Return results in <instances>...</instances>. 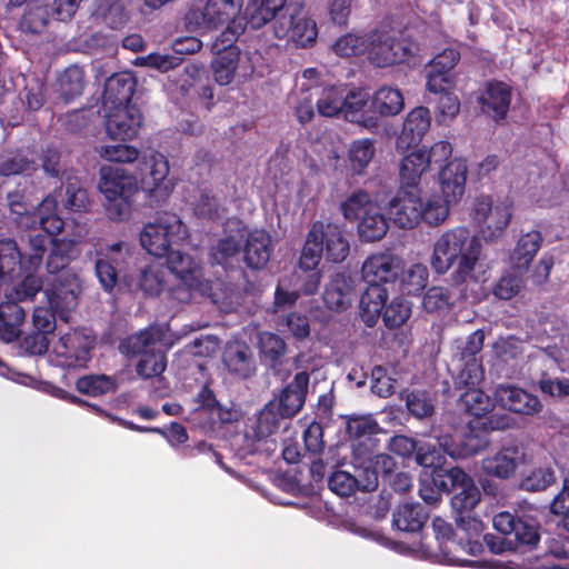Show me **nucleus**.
<instances>
[{"label":"nucleus","instance_id":"1","mask_svg":"<svg viewBox=\"0 0 569 569\" xmlns=\"http://www.w3.org/2000/svg\"><path fill=\"white\" fill-rule=\"evenodd\" d=\"M481 242L467 227L443 231L432 244L429 263L435 273L446 274L451 268L449 283L461 288L477 282L475 274L481 254Z\"/></svg>","mask_w":569,"mask_h":569},{"label":"nucleus","instance_id":"2","mask_svg":"<svg viewBox=\"0 0 569 569\" xmlns=\"http://www.w3.org/2000/svg\"><path fill=\"white\" fill-rule=\"evenodd\" d=\"M50 250L47 257V271L57 278L46 289L47 300L61 317L72 312L82 292V281L79 273L68 268L78 256L77 242L66 238L48 239Z\"/></svg>","mask_w":569,"mask_h":569},{"label":"nucleus","instance_id":"3","mask_svg":"<svg viewBox=\"0 0 569 569\" xmlns=\"http://www.w3.org/2000/svg\"><path fill=\"white\" fill-rule=\"evenodd\" d=\"M406 188L401 186L387 206L389 219L397 227L413 229L421 222L429 227H439L446 222L447 207L438 196L422 197L418 190Z\"/></svg>","mask_w":569,"mask_h":569},{"label":"nucleus","instance_id":"4","mask_svg":"<svg viewBox=\"0 0 569 569\" xmlns=\"http://www.w3.org/2000/svg\"><path fill=\"white\" fill-rule=\"evenodd\" d=\"M242 0H207L202 7L192 8L187 13V21L197 28L216 30L227 26L218 38L237 41L244 32L246 24L239 18Z\"/></svg>","mask_w":569,"mask_h":569},{"label":"nucleus","instance_id":"5","mask_svg":"<svg viewBox=\"0 0 569 569\" xmlns=\"http://www.w3.org/2000/svg\"><path fill=\"white\" fill-rule=\"evenodd\" d=\"M98 188L103 194L110 219H123L130 209L132 197L139 191L138 179L127 169L103 166L99 170Z\"/></svg>","mask_w":569,"mask_h":569},{"label":"nucleus","instance_id":"6","mask_svg":"<svg viewBox=\"0 0 569 569\" xmlns=\"http://www.w3.org/2000/svg\"><path fill=\"white\" fill-rule=\"evenodd\" d=\"M48 251V237L41 233L29 237L28 252L23 258L13 239L0 240V279L10 282L22 277L23 272L37 271Z\"/></svg>","mask_w":569,"mask_h":569},{"label":"nucleus","instance_id":"7","mask_svg":"<svg viewBox=\"0 0 569 569\" xmlns=\"http://www.w3.org/2000/svg\"><path fill=\"white\" fill-rule=\"evenodd\" d=\"M188 236V228L178 214L162 212L154 221L143 226L140 243L149 254L162 258L171 251L173 244L184 241Z\"/></svg>","mask_w":569,"mask_h":569},{"label":"nucleus","instance_id":"8","mask_svg":"<svg viewBox=\"0 0 569 569\" xmlns=\"http://www.w3.org/2000/svg\"><path fill=\"white\" fill-rule=\"evenodd\" d=\"M166 257L168 268L178 280L170 289L172 299L188 303L198 297L209 295V282L202 278L199 264L189 254L171 250Z\"/></svg>","mask_w":569,"mask_h":569},{"label":"nucleus","instance_id":"9","mask_svg":"<svg viewBox=\"0 0 569 569\" xmlns=\"http://www.w3.org/2000/svg\"><path fill=\"white\" fill-rule=\"evenodd\" d=\"M168 159L158 151L144 156L138 166L139 190L151 204L164 202L173 192L174 182L169 178Z\"/></svg>","mask_w":569,"mask_h":569},{"label":"nucleus","instance_id":"10","mask_svg":"<svg viewBox=\"0 0 569 569\" xmlns=\"http://www.w3.org/2000/svg\"><path fill=\"white\" fill-rule=\"evenodd\" d=\"M452 154V147L448 141H437L429 149L419 148L406 154L399 166L401 186L417 187L421 178L433 167L441 166Z\"/></svg>","mask_w":569,"mask_h":569},{"label":"nucleus","instance_id":"11","mask_svg":"<svg viewBox=\"0 0 569 569\" xmlns=\"http://www.w3.org/2000/svg\"><path fill=\"white\" fill-rule=\"evenodd\" d=\"M487 445L488 441L486 439L470 433L466 437L462 449L457 450L451 445V438L443 436L439 438L440 448H437L436 445L420 442L415 459L425 470H430L431 476L438 472L446 473L448 471L443 469L447 462L446 455L453 458L470 456L485 449Z\"/></svg>","mask_w":569,"mask_h":569},{"label":"nucleus","instance_id":"12","mask_svg":"<svg viewBox=\"0 0 569 569\" xmlns=\"http://www.w3.org/2000/svg\"><path fill=\"white\" fill-rule=\"evenodd\" d=\"M512 218V202L508 199L493 201L481 196L473 203V221L486 242H495L502 237Z\"/></svg>","mask_w":569,"mask_h":569},{"label":"nucleus","instance_id":"13","mask_svg":"<svg viewBox=\"0 0 569 569\" xmlns=\"http://www.w3.org/2000/svg\"><path fill=\"white\" fill-rule=\"evenodd\" d=\"M94 339L83 332L73 330L60 336L52 342L51 352L61 367L80 368L91 358Z\"/></svg>","mask_w":569,"mask_h":569},{"label":"nucleus","instance_id":"14","mask_svg":"<svg viewBox=\"0 0 569 569\" xmlns=\"http://www.w3.org/2000/svg\"><path fill=\"white\" fill-rule=\"evenodd\" d=\"M286 8L273 22V33L278 39H287L297 47L312 46L318 37V27L313 19L295 13Z\"/></svg>","mask_w":569,"mask_h":569},{"label":"nucleus","instance_id":"15","mask_svg":"<svg viewBox=\"0 0 569 569\" xmlns=\"http://www.w3.org/2000/svg\"><path fill=\"white\" fill-rule=\"evenodd\" d=\"M369 58L377 67L403 62L413 54V48L405 40L388 32L375 31L368 38Z\"/></svg>","mask_w":569,"mask_h":569},{"label":"nucleus","instance_id":"16","mask_svg":"<svg viewBox=\"0 0 569 569\" xmlns=\"http://www.w3.org/2000/svg\"><path fill=\"white\" fill-rule=\"evenodd\" d=\"M437 167L441 193L431 194L438 196L445 202L449 217L451 206L458 203L465 194L468 167L466 160L461 158H453Z\"/></svg>","mask_w":569,"mask_h":569},{"label":"nucleus","instance_id":"17","mask_svg":"<svg viewBox=\"0 0 569 569\" xmlns=\"http://www.w3.org/2000/svg\"><path fill=\"white\" fill-rule=\"evenodd\" d=\"M320 223H313L307 233L305 244L299 258V270L310 272L302 287L306 295H313L319 289L321 273L318 266L323 254V246L320 241Z\"/></svg>","mask_w":569,"mask_h":569},{"label":"nucleus","instance_id":"18","mask_svg":"<svg viewBox=\"0 0 569 569\" xmlns=\"http://www.w3.org/2000/svg\"><path fill=\"white\" fill-rule=\"evenodd\" d=\"M234 42L228 38H217L212 44L214 58L211 61V70L219 86L230 84L239 67L241 51Z\"/></svg>","mask_w":569,"mask_h":569},{"label":"nucleus","instance_id":"19","mask_svg":"<svg viewBox=\"0 0 569 569\" xmlns=\"http://www.w3.org/2000/svg\"><path fill=\"white\" fill-rule=\"evenodd\" d=\"M496 403L520 416H535L542 410V403L535 395L512 385H499L493 392Z\"/></svg>","mask_w":569,"mask_h":569},{"label":"nucleus","instance_id":"20","mask_svg":"<svg viewBox=\"0 0 569 569\" xmlns=\"http://www.w3.org/2000/svg\"><path fill=\"white\" fill-rule=\"evenodd\" d=\"M142 123V114L133 104L109 107L106 120L107 134L112 139L134 138Z\"/></svg>","mask_w":569,"mask_h":569},{"label":"nucleus","instance_id":"21","mask_svg":"<svg viewBox=\"0 0 569 569\" xmlns=\"http://www.w3.org/2000/svg\"><path fill=\"white\" fill-rule=\"evenodd\" d=\"M447 478L450 490L457 491L451 498L452 509L458 515L472 511L481 499V492L472 478L458 467L448 469Z\"/></svg>","mask_w":569,"mask_h":569},{"label":"nucleus","instance_id":"22","mask_svg":"<svg viewBox=\"0 0 569 569\" xmlns=\"http://www.w3.org/2000/svg\"><path fill=\"white\" fill-rule=\"evenodd\" d=\"M402 259L391 252H378L369 256L362 263L361 274L367 283H388L398 279Z\"/></svg>","mask_w":569,"mask_h":569},{"label":"nucleus","instance_id":"23","mask_svg":"<svg viewBox=\"0 0 569 569\" xmlns=\"http://www.w3.org/2000/svg\"><path fill=\"white\" fill-rule=\"evenodd\" d=\"M283 418L277 410L276 401H269L244 433L246 451L254 453L258 450L256 442H260L276 433L279 429L280 420Z\"/></svg>","mask_w":569,"mask_h":569},{"label":"nucleus","instance_id":"24","mask_svg":"<svg viewBox=\"0 0 569 569\" xmlns=\"http://www.w3.org/2000/svg\"><path fill=\"white\" fill-rule=\"evenodd\" d=\"M430 128V112L425 107L412 109L406 117L402 130L397 138L396 148L405 152L417 146Z\"/></svg>","mask_w":569,"mask_h":569},{"label":"nucleus","instance_id":"25","mask_svg":"<svg viewBox=\"0 0 569 569\" xmlns=\"http://www.w3.org/2000/svg\"><path fill=\"white\" fill-rule=\"evenodd\" d=\"M356 297L355 280L345 273L335 274L326 286L323 301L333 311L347 310Z\"/></svg>","mask_w":569,"mask_h":569},{"label":"nucleus","instance_id":"26","mask_svg":"<svg viewBox=\"0 0 569 569\" xmlns=\"http://www.w3.org/2000/svg\"><path fill=\"white\" fill-rule=\"evenodd\" d=\"M58 199L54 193L48 194L30 216H27L26 226L39 227L50 236L59 234L64 226L62 218L57 212Z\"/></svg>","mask_w":569,"mask_h":569},{"label":"nucleus","instance_id":"27","mask_svg":"<svg viewBox=\"0 0 569 569\" xmlns=\"http://www.w3.org/2000/svg\"><path fill=\"white\" fill-rule=\"evenodd\" d=\"M523 460V452L518 446H507L482 460V470L489 476L507 479L512 476Z\"/></svg>","mask_w":569,"mask_h":569},{"label":"nucleus","instance_id":"28","mask_svg":"<svg viewBox=\"0 0 569 569\" xmlns=\"http://www.w3.org/2000/svg\"><path fill=\"white\" fill-rule=\"evenodd\" d=\"M309 385V375L298 372L293 380L282 390L279 399H274L277 410L284 418L293 417L305 403L306 391Z\"/></svg>","mask_w":569,"mask_h":569},{"label":"nucleus","instance_id":"29","mask_svg":"<svg viewBox=\"0 0 569 569\" xmlns=\"http://www.w3.org/2000/svg\"><path fill=\"white\" fill-rule=\"evenodd\" d=\"M315 223L321 226L319 238L327 260L335 263L342 262L350 251V244L342 228L331 222L316 221Z\"/></svg>","mask_w":569,"mask_h":569},{"label":"nucleus","instance_id":"30","mask_svg":"<svg viewBox=\"0 0 569 569\" xmlns=\"http://www.w3.org/2000/svg\"><path fill=\"white\" fill-rule=\"evenodd\" d=\"M369 98V93L363 89H352L347 93L345 91L343 117L366 128L376 127L378 117L373 116L371 107L367 109Z\"/></svg>","mask_w":569,"mask_h":569},{"label":"nucleus","instance_id":"31","mask_svg":"<svg viewBox=\"0 0 569 569\" xmlns=\"http://www.w3.org/2000/svg\"><path fill=\"white\" fill-rule=\"evenodd\" d=\"M272 253L271 237L264 230H254L247 237L243 248L246 264L252 269L263 268Z\"/></svg>","mask_w":569,"mask_h":569},{"label":"nucleus","instance_id":"32","mask_svg":"<svg viewBox=\"0 0 569 569\" xmlns=\"http://www.w3.org/2000/svg\"><path fill=\"white\" fill-rule=\"evenodd\" d=\"M511 102V90L503 82H490L480 98L482 110L487 113L492 112L495 119L506 117Z\"/></svg>","mask_w":569,"mask_h":569},{"label":"nucleus","instance_id":"33","mask_svg":"<svg viewBox=\"0 0 569 569\" xmlns=\"http://www.w3.org/2000/svg\"><path fill=\"white\" fill-rule=\"evenodd\" d=\"M403 107V94L397 87L382 86L371 97V109L376 117L396 116L402 111Z\"/></svg>","mask_w":569,"mask_h":569},{"label":"nucleus","instance_id":"34","mask_svg":"<svg viewBox=\"0 0 569 569\" xmlns=\"http://www.w3.org/2000/svg\"><path fill=\"white\" fill-rule=\"evenodd\" d=\"M367 290L360 299L361 318L368 327L377 323L381 311L386 307L388 291L379 283H368Z\"/></svg>","mask_w":569,"mask_h":569},{"label":"nucleus","instance_id":"35","mask_svg":"<svg viewBox=\"0 0 569 569\" xmlns=\"http://www.w3.org/2000/svg\"><path fill=\"white\" fill-rule=\"evenodd\" d=\"M134 80L131 74H112L106 82L103 100L109 107L131 104L134 92Z\"/></svg>","mask_w":569,"mask_h":569},{"label":"nucleus","instance_id":"36","mask_svg":"<svg viewBox=\"0 0 569 569\" xmlns=\"http://www.w3.org/2000/svg\"><path fill=\"white\" fill-rule=\"evenodd\" d=\"M161 330L150 327L124 339L120 343V351L130 356H143L159 349L161 342Z\"/></svg>","mask_w":569,"mask_h":569},{"label":"nucleus","instance_id":"37","mask_svg":"<svg viewBox=\"0 0 569 569\" xmlns=\"http://www.w3.org/2000/svg\"><path fill=\"white\" fill-rule=\"evenodd\" d=\"M287 0H249L244 10L248 23L259 29L279 17L277 13L284 9Z\"/></svg>","mask_w":569,"mask_h":569},{"label":"nucleus","instance_id":"38","mask_svg":"<svg viewBox=\"0 0 569 569\" xmlns=\"http://www.w3.org/2000/svg\"><path fill=\"white\" fill-rule=\"evenodd\" d=\"M198 398L199 410L208 415L213 423L232 425L239 420L240 412L233 406H222L209 389L203 388Z\"/></svg>","mask_w":569,"mask_h":569},{"label":"nucleus","instance_id":"39","mask_svg":"<svg viewBox=\"0 0 569 569\" xmlns=\"http://www.w3.org/2000/svg\"><path fill=\"white\" fill-rule=\"evenodd\" d=\"M24 319V310L13 301L0 305V340L12 342L20 335V326Z\"/></svg>","mask_w":569,"mask_h":569},{"label":"nucleus","instance_id":"40","mask_svg":"<svg viewBox=\"0 0 569 569\" xmlns=\"http://www.w3.org/2000/svg\"><path fill=\"white\" fill-rule=\"evenodd\" d=\"M542 237L539 231L532 230L523 234L517 242L511 254L512 267L521 273L526 270L538 252Z\"/></svg>","mask_w":569,"mask_h":569},{"label":"nucleus","instance_id":"41","mask_svg":"<svg viewBox=\"0 0 569 569\" xmlns=\"http://www.w3.org/2000/svg\"><path fill=\"white\" fill-rule=\"evenodd\" d=\"M123 247H126L123 242H117L108 247L106 254L101 252L96 261V274L106 291H111L118 281L117 270L113 264L117 260L112 259L111 254L120 252Z\"/></svg>","mask_w":569,"mask_h":569},{"label":"nucleus","instance_id":"42","mask_svg":"<svg viewBox=\"0 0 569 569\" xmlns=\"http://www.w3.org/2000/svg\"><path fill=\"white\" fill-rule=\"evenodd\" d=\"M427 520V513L419 503H403L393 513V526L401 531H418Z\"/></svg>","mask_w":569,"mask_h":569},{"label":"nucleus","instance_id":"43","mask_svg":"<svg viewBox=\"0 0 569 569\" xmlns=\"http://www.w3.org/2000/svg\"><path fill=\"white\" fill-rule=\"evenodd\" d=\"M389 224L387 219L377 206L361 217L358 224V232L362 240L372 242L382 239L386 236Z\"/></svg>","mask_w":569,"mask_h":569},{"label":"nucleus","instance_id":"44","mask_svg":"<svg viewBox=\"0 0 569 569\" xmlns=\"http://www.w3.org/2000/svg\"><path fill=\"white\" fill-rule=\"evenodd\" d=\"M429 271L422 263H413L408 268L401 264V271L398 277L399 286L402 292L407 295H417L428 283Z\"/></svg>","mask_w":569,"mask_h":569},{"label":"nucleus","instance_id":"45","mask_svg":"<svg viewBox=\"0 0 569 569\" xmlns=\"http://www.w3.org/2000/svg\"><path fill=\"white\" fill-rule=\"evenodd\" d=\"M377 206V202L372 200L367 191L358 189L347 196L340 203V211L345 219L355 221Z\"/></svg>","mask_w":569,"mask_h":569},{"label":"nucleus","instance_id":"46","mask_svg":"<svg viewBox=\"0 0 569 569\" xmlns=\"http://www.w3.org/2000/svg\"><path fill=\"white\" fill-rule=\"evenodd\" d=\"M375 144L372 140L365 138L355 140L348 150V160L353 173L361 174L375 157Z\"/></svg>","mask_w":569,"mask_h":569},{"label":"nucleus","instance_id":"47","mask_svg":"<svg viewBox=\"0 0 569 569\" xmlns=\"http://www.w3.org/2000/svg\"><path fill=\"white\" fill-rule=\"evenodd\" d=\"M460 405L471 416L481 418L493 408L491 398L479 388L466 390L460 396Z\"/></svg>","mask_w":569,"mask_h":569},{"label":"nucleus","instance_id":"48","mask_svg":"<svg viewBox=\"0 0 569 569\" xmlns=\"http://www.w3.org/2000/svg\"><path fill=\"white\" fill-rule=\"evenodd\" d=\"M224 206L211 191L202 190L193 202L194 214L204 220H217L223 217Z\"/></svg>","mask_w":569,"mask_h":569},{"label":"nucleus","instance_id":"49","mask_svg":"<svg viewBox=\"0 0 569 569\" xmlns=\"http://www.w3.org/2000/svg\"><path fill=\"white\" fill-rule=\"evenodd\" d=\"M223 362L230 371L243 377H247L251 371L248 347L239 342L227 346Z\"/></svg>","mask_w":569,"mask_h":569},{"label":"nucleus","instance_id":"50","mask_svg":"<svg viewBox=\"0 0 569 569\" xmlns=\"http://www.w3.org/2000/svg\"><path fill=\"white\" fill-rule=\"evenodd\" d=\"M343 92L345 88L336 86L322 89L317 101L319 114L322 117L343 114Z\"/></svg>","mask_w":569,"mask_h":569},{"label":"nucleus","instance_id":"51","mask_svg":"<svg viewBox=\"0 0 569 569\" xmlns=\"http://www.w3.org/2000/svg\"><path fill=\"white\" fill-rule=\"evenodd\" d=\"M59 90L66 100L80 96L84 88V72L78 66L67 68L59 77Z\"/></svg>","mask_w":569,"mask_h":569},{"label":"nucleus","instance_id":"52","mask_svg":"<svg viewBox=\"0 0 569 569\" xmlns=\"http://www.w3.org/2000/svg\"><path fill=\"white\" fill-rule=\"evenodd\" d=\"M450 491V482L446 473H435L430 479H422L419 493L428 505L439 502L442 492Z\"/></svg>","mask_w":569,"mask_h":569},{"label":"nucleus","instance_id":"53","mask_svg":"<svg viewBox=\"0 0 569 569\" xmlns=\"http://www.w3.org/2000/svg\"><path fill=\"white\" fill-rule=\"evenodd\" d=\"M77 389L81 393L96 397L113 391L116 389V382L111 377L106 375L86 376L78 379Z\"/></svg>","mask_w":569,"mask_h":569},{"label":"nucleus","instance_id":"54","mask_svg":"<svg viewBox=\"0 0 569 569\" xmlns=\"http://www.w3.org/2000/svg\"><path fill=\"white\" fill-rule=\"evenodd\" d=\"M63 206L71 211L87 210L89 198L87 191L76 178H69L64 184Z\"/></svg>","mask_w":569,"mask_h":569},{"label":"nucleus","instance_id":"55","mask_svg":"<svg viewBox=\"0 0 569 569\" xmlns=\"http://www.w3.org/2000/svg\"><path fill=\"white\" fill-rule=\"evenodd\" d=\"M463 362V367L455 378V387L466 390L478 388L483 380V368L480 360H468Z\"/></svg>","mask_w":569,"mask_h":569},{"label":"nucleus","instance_id":"56","mask_svg":"<svg viewBox=\"0 0 569 569\" xmlns=\"http://www.w3.org/2000/svg\"><path fill=\"white\" fill-rule=\"evenodd\" d=\"M164 273V269L160 266H148L141 271L139 279L141 290L150 296L160 295L166 284Z\"/></svg>","mask_w":569,"mask_h":569},{"label":"nucleus","instance_id":"57","mask_svg":"<svg viewBox=\"0 0 569 569\" xmlns=\"http://www.w3.org/2000/svg\"><path fill=\"white\" fill-rule=\"evenodd\" d=\"M332 51L342 58L358 56L368 50V40L360 36L348 33L338 38L331 47Z\"/></svg>","mask_w":569,"mask_h":569},{"label":"nucleus","instance_id":"58","mask_svg":"<svg viewBox=\"0 0 569 569\" xmlns=\"http://www.w3.org/2000/svg\"><path fill=\"white\" fill-rule=\"evenodd\" d=\"M182 63V58L176 53H149L136 60L137 66L152 68L162 73L168 72Z\"/></svg>","mask_w":569,"mask_h":569},{"label":"nucleus","instance_id":"59","mask_svg":"<svg viewBox=\"0 0 569 569\" xmlns=\"http://www.w3.org/2000/svg\"><path fill=\"white\" fill-rule=\"evenodd\" d=\"M100 158L110 162L131 163L139 158V150L128 144L100 146L97 149Z\"/></svg>","mask_w":569,"mask_h":569},{"label":"nucleus","instance_id":"60","mask_svg":"<svg viewBox=\"0 0 569 569\" xmlns=\"http://www.w3.org/2000/svg\"><path fill=\"white\" fill-rule=\"evenodd\" d=\"M410 315V303L402 298H397L383 308L382 317L388 328H398L409 319Z\"/></svg>","mask_w":569,"mask_h":569},{"label":"nucleus","instance_id":"61","mask_svg":"<svg viewBox=\"0 0 569 569\" xmlns=\"http://www.w3.org/2000/svg\"><path fill=\"white\" fill-rule=\"evenodd\" d=\"M53 16H56L54 9H49L48 6L40 4L39 2H31L23 14V23L32 32H40Z\"/></svg>","mask_w":569,"mask_h":569},{"label":"nucleus","instance_id":"62","mask_svg":"<svg viewBox=\"0 0 569 569\" xmlns=\"http://www.w3.org/2000/svg\"><path fill=\"white\" fill-rule=\"evenodd\" d=\"M406 406L411 415L418 419L430 417L435 406L431 397L426 391L415 390L407 395Z\"/></svg>","mask_w":569,"mask_h":569},{"label":"nucleus","instance_id":"63","mask_svg":"<svg viewBox=\"0 0 569 569\" xmlns=\"http://www.w3.org/2000/svg\"><path fill=\"white\" fill-rule=\"evenodd\" d=\"M166 369V357L160 349L141 356L137 363V372L142 378H152L161 375Z\"/></svg>","mask_w":569,"mask_h":569},{"label":"nucleus","instance_id":"64","mask_svg":"<svg viewBox=\"0 0 569 569\" xmlns=\"http://www.w3.org/2000/svg\"><path fill=\"white\" fill-rule=\"evenodd\" d=\"M451 296L447 288L433 286L427 290L422 299V307L429 313L441 312L450 307Z\"/></svg>","mask_w":569,"mask_h":569}]
</instances>
